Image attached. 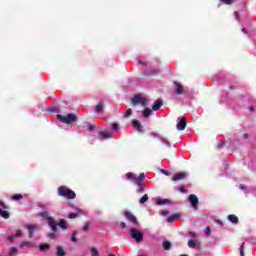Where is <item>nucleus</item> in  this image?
Here are the masks:
<instances>
[{
	"label": "nucleus",
	"mask_w": 256,
	"mask_h": 256,
	"mask_svg": "<svg viewBox=\"0 0 256 256\" xmlns=\"http://www.w3.org/2000/svg\"><path fill=\"white\" fill-rule=\"evenodd\" d=\"M180 256H189V255H187V254H182V255H180Z\"/></svg>",
	"instance_id": "obj_63"
},
{
	"label": "nucleus",
	"mask_w": 256,
	"mask_h": 256,
	"mask_svg": "<svg viewBox=\"0 0 256 256\" xmlns=\"http://www.w3.org/2000/svg\"><path fill=\"white\" fill-rule=\"evenodd\" d=\"M39 229H41L39 227V225L37 224H28L27 225V230H28V233H29V238H33V231H39Z\"/></svg>",
	"instance_id": "obj_9"
},
{
	"label": "nucleus",
	"mask_w": 256,
	"mask_h": 256,
	"mask_svg": "<svg viewBox=\"0 0 256 256\" xmlns=\"http://www.w3.org/2000/svg\"><path fill=\"white\" fill-rule=\"evenodd\" d=\"M77 216H78L77 213L72 212V213H70V214L68 215V219H76Z\"/></svg>",
	"instance_id": "obj_43"
},
{
	"label": "nucleus",
	"mask_w": 256,
	"mask_h": 256,
	"mask_svg": "<svg viewBox=\"0 0 256 256\" xmlns=\"http://www.w3.org/2000/svg\"><path fill=\"white\" fill-rule=\"evenodd\" d=\"M126 179L128 181H132V183H139V180H137V177H135V174L133 172L126 173Z\"/></svg>",
	"instance_id": "obj_16"
},
{
	"label": "nucleus",
	"mask_w": 256,
	"mask_h": 256,
	"mask_svg": "<svg viewBox=\"0 0 256 256\" xmlns=\"http://www.w3.org/2000/svg\"><path fill=\"white\" fill-rule=\"evenodd\" d=\"M249 111H255V108L254 107H250Z\"/></svg>",
	"instance_id": "obj_62"
},
{
	"label": "nucleus",
	"mask_w": 256,
	"mask_h": 256,
	"mask_svg": "<svg viewBox=\"0 0 256 256\" xmlns=\"http://www.w3.org/2000/svg\"><path fill=\"white\" fill-rule=\"evenodd\" d=\"M58 226H60L63 231H67V229H69V226L67 225V221L65 219H61L58 223Z\"/></svg>",
	"instance_id": "obj_19"
},
{
	"label": "nucleus",
	"mask_w": 256,
	"mask_h": 256,
	"mask_svg": "<svg viewBox=\"0 0 256 256\" xmlns=\"http://www.w3.org/2000/svg\"><path fill=\"white\" fill-rule=\"evenodd\" d=\"M112 131H119V124L118 123H113L112 124Z\"/></svg>",
	"instance_id": "obj_42"
},
{
	"label": "nucleus",
	"mask_w": 256,
	"mask_h": 256,
	"mask_svg": "<svg viewBox=\"0 0 256 256\" xmlns=\"http://www.w3.org/2000/svg\"><path fill=\"white\" fill-rule=\"evenodd\" d=\"M228 221H230V223H233L234 225H237V223H239V217H237L236 215L230 214L228 215Z\"/></svg>",
	"instance_id": "obj_18"
},
{
	"label": "nucleus",
	"mask_w": 256,
	"mask_h": 256,
	"mask_svg": "<svg viewBox=\"0 0 256 256\" xmlns=\"http://www.w3.org/2000/svg\"><path fill=\"white\" fill-rule=\"evenodd\" d=\"M120 227H121V229H125V227H127V224H125V222H121Z\"/></svg>",
	"instance_id": "obj_54"
},
{
	"label": "nucleus",
	"mask_w": 256,
	"mask_h": 256,
	"mask_svg": "<svg viewBox=\"0 0 256 256\" xmlns=\"http://www.w3.org/2000/svg\"><path fill=\"white\" fill-rule=\"evenodd\" d=\"M72 243H77V232H73L71 236Z\"/></svg>",
	"instance_id": "obj_38"
},
{
	"label": "nucleus",
	"mask_w": 256,
	"mask_h": 256,
	"mask_svg": "<svg viewBox=\"0 0 256 256\" xmlns=\"http://www.w3.org/2000/svg\"><path fill=\"white\" fill-rule=\"evenodd\" d=\"M153 113V110L149 109V108H145L142 112V115L144 117V119H147L148 117H151Z\"/></svg>",
	"instance_id": "obj_22"
},
{
	"label": "nucleus",
	"mask_w": 256,
	"mask_h": 256,
	"mask_svg": "<svg viewBox=\"0 0 256 256\" xmlns=\"http://www.w3.org/2000/svg\"><path fill=\"white\" fill-rule=\"evenodd\" d=\"M56 255L57 256H65V250L63 249L62 246H58L56 248Z\"/></svg>",
	"instance_id": "obj_24"
},
{
	"label": "nucleus",
	"mask_w": 256,
	"mask_h": 256,
	"mask_svg": "<svg viewBox=\"0 0 256 256\" xmlns=\"http://www.w3.org/2000/svg\"><path fill=\"white\" fill-rule=\"evenodd\" d=\"M225 147V142L221 141L218 143V149H223Z\"/></svg>",
	"instance_id": "obj_50"
},
{
	"label": "nucleus",
	"mask_w": 256,
	"mask_h": 256,
	"mask_svg": "<svg viewBox=\"0 0 256 256\" xmlns=\"http://www.w3.org/2000/svg\"><path fill=\"white\" fill-rule=\"evenodd\" d=\"M159 213L162 217H167V215H169V212H167V210H161Z\"/></svg>",
	"instance_id": "obj_46"
},
{
	"label": "nucleus",
	"mask_w": 256,
	"mask_h": 256,
	"mask_svg": "<svg viewBox=\"0 0 256 256\" xmlns=\"http://www.w3.org/2000/svg\"><path fill=\"white\" fill-rule=\"evenodd\" d=\"M160 141L166 147H171V142L169 141V139L162 136V137H160Z\"/></svg>",
	"instance_id": "obj_23"
},
{
	"label": "nucleus",
	"mask_w": 256,
	"mask_h": 256,
	"mask_svg": "<svg viewBox=\"0 0 256 256\" xmlns=\"http://www.w3.org/2000/svg\"><path fill=\"white\" fill-rule=\"evenodd\" d=\"M162 247L165 251H169V249H171V242L167 240L163 241Z\"/></svg>",
	"instance_id": "obj_25"
},
{
	"label": "nucleus",
	"mask_w": 256,
	"mask_h": 256,
	"mask_svg": "<svg viewBox=\"0 0 256 256\" xmlns=\"http://www.w3.org/2000/svg\"><path fill=\"white\" fill-rule=\"evenodd\" d=\"M138 63L139 65H142V67H147V65H149V63L145 60H139Z\"/></svg>",
	"instance_id": "obj_40"
},
{
	"label": "nucleus",
	"mask_w": 256,
	"mask_h": 256,
	"mask_svg": "<svg viewBox=\"0 0 256 256\" xmlns=\"http://www.w3.org/2000/svg\"><path fill=\"white\" fill-rule=\"evenodd\" d=\"M56 110H57V108L55 106H50V107L47 108V111L49 113H55Z\"/></svg>",
	"instance_id": "obj_41"
},
{
	"label": "nucleus",
	"mask_w": 256,
	"mask_h": 256,
	"mask_svg": "<svg viewBox=\"0 0 256 256\" xmlns=\"http://www.w3.org/2000/svg\"><path fill=\"white\" fill-rule=\"evenodd\" d=\"M234 15H235L237 21H239V12H234Z\"/></svg>",
	"instance_id": "obj_56"
},
{
	"label": "nucleus",
	"mask_w": 256,
	"mask_h": 256,
	"mask_svg": "<svg viewBox=\"0 0 256 256\" xmlns=\"http://www.w3.org/2000/svg\"><path fill=\"white\" fill-rule=\"evenodd\" d=\"M89 227H90V224L89 222H87L84 227H83V231H89Z\"/></svg>",
	"instance_id": "obj_51"
},
{
	"label": "nucleus",
	"mask_w": 256,
	"mask_h": 256,
	"mask_svg": "<svg viewBox=\"0 0 256 256\" xmlns=\"http://www.w3.org/2000/svg\"><path fill=\"white\" fill-rule=\"evenodd\" d=\"M242 33H244L245 35H247V30L245 28H242Z\"/></svg>",
	"instance_id": "obj_57"
},
{
	"label": "nucleus",
	"mask_w": 256,
	"mask_h": 256,
	"mask_svg": "<svg viewBox=\"0 0 256 256\" xmlns=\"http://www.w3.org/2000/svg\"><path fill=\"white\" fill-rule=\"evenodd\" d=\"M40 217L47 219L48 227H50L51 231L57 233V222L54 217L49 216V212H43L40 214Z\"/></svg>",
	"instance_id": "obj_2"
},
{
	"label": "nucleus",
	"mask_w": 256,
	"mask_h": 256,
	"mask_svg": "<svg viewBox=\"0 0 256 256\" xmlns=\"http://www.w3.org/2000/svg\"><path fill=\"white\" fill-rule=\"evenodd\" d=\"M183 90V85H181V83L174 82V93H176V95H183Z\"/></svg>",
	"instance_id": "obj_14"
},
{
	"label": "nucleus",
	"mask_w": 256,
	"mask_h": 256,
	"mask_svg": "<svg viewBox=\"0 0 256 256\" xmlns=\"http://www.w3.org/2000/svg\"><path fill=\"white\" fill-rule=\"evenodd\" d=\"M240 189L242 191H244V193L246 195H249V193H255L256 189L251 187V186H247V185H243V184H240Z\"/></svg>",
	"instance_id": "obj_13"
},
{
	"label": "nucleus",
	"mask_w": 256,
	"mask_h": 256,
	"mask_svg": "<svg viewBox=\"0 0 256 256\" xmlns=\"http://www.w3.org/2000/svg\"><path fill=\"white\" fill-rule=\"evenodd\" d=\"M216 223H218V225H223V222H221V220H217Z\"/></svg>",
	"instance_id": "obj_59"
},
{
	"label": "nucleus",
	"mask_w": 256,
	"mask_h": 256,
	"mask_svg": "<svg viewBox=\"0 0 256 256\" xmlns=\"http://www.w3.org/2000/svg\"><path fill=\"white\" fill-rule=\"evenodd\" d=\"M99 137L102 140L112 139L113 138V132L101 131V132H99Z\"/></svg>",
	"instance_id": "obj_12"
},
{
	"label": "nucleus",
	"mask_w": 256,
	"mask_h": 256,
	"mask_svg": "<svg viewBox=\"0 0 256 256\" xmlns=\"http://www.w3.org/2000/svg\"><path fill=\"white\" fill-rule=\"evenodd\" d=\"M91 255L92 256H99V250H97V248L92 247L91 248Z\"/></svg>",
	"instance_id": "obj_34"
},
{
	"label": "nucleus",
	"mask_w": 256,
	"mask_h": 256,
	"mask_svg": "<svg viewBox=\"0 0 256 256\" xmlns=\"http://www.w3.org/2000/svg\"><path fill=\"white\" fill-rule=\"evenodd\" d=\"M103 109H104L103 103H99V104L96 105V107H95V112H96V113H101V111H103Z\"/></svg>",
	"instance_id": "obj_29"
},
{
	"label": "nucleus",
	"mask_w": 256,
	"mask_h": 256,
	"mask_svg": "<svg viewBox=\"0 0 256 256\" xmlns=\"http://www.w3.org/2000/svg\"><path fill=\"white\" fill-rule=\"evenodd\" d=\"M21 235H23V231L17 230L15 235H14V238L21 237Z\"/></svg>",
	"instance_id": "obj_47"
},
{
	"label": "nucleus",
	"mask_w": 256,
	"mask_h": 256,
	"mask_svg": "<svg viewBox=\"0 0 256 256\" xmlns=\"http://www.w3.org/2000/svg\"><path fill=\"white\" fill-rule=\"evenodd\" d=\"M125 217H126V219H128V221H131V223L137 224V217H135V215H133V213L126 211Z\"/></svg>",
	"instance_id": "obj_17"
},
{
	"label": "nucleus",
	"mask_w": 256,
	"mask_h": 256,
	"mask_svg": "<svg viewBox=\"0 0 256 256\" xmlns=\"http://www.w3.org/2000/svg\"><path fill=\"white\" fill-rule=\"evenodd\" d=\"M188 200L191 203L193 209H197V207H199V198H197V195L191 194L188 197Z\"/></svg>",
	"instance_id": "obj_6"
},
{
	"label": "nucleus",
	"mask_w": 256,
	"mask_h": 256,
	"mask_svg": "<svg viewBox=\"0 0 256 256\" xmlns=\"http://www.w3.org/2000/svg\"><path fill=\"white\" fill-rule=\"evenodd\" d=\"M23 247H33V243L29 241H24L20 244V249H23Z\"/></svg>",
	"instance_id": "obj_26"
},
{
	"label": "nucleus",
	"mask_w": 256,
	"mask_h": 256,
	"mask_svg": "<svg viewBox=\"0 0 256 256\" xmlns=\"http://www.w3.org/2000/svg\"><path fill=\"white\" fill-rule=\"evenodd\" d=\"M221 3H224L225 5H233L235 3V0H220Z\"/></svg>",
	"instance_id": "obj_35"
},
{
	"label": "nucleus",
	"mask_w": 256,
	"mask_h": 256,
	"mask_svg": "<svg viewBox=\"0 0 256 256\" xmlns=\"http://www.w3.org/2000/svg\"><path fill=\"white\" fill-rule=\"evenodd\" d=\"M189 237H191L192 239H197V234L195 232H189L188 233Z\"/></svg>",
	"instance_id": "obj_49"
},
{
	"label": "nucleus",
	"mask_w": 256,
	"mask_h": 256,
	"mask_svg": "<svg viewBox=\"0 0 256 256\" xmlns=\"http://www.w3.org/2000/svg\"><path fill=\"white\" fill-rule=\"evenodd\" d=\"M132 127L135 131H137V133H145V130H143V125H141V122H139V120H133Z\"/></svg>",
	"instance_id": "obj_8"
},
{
	"label": "nucleus",
	"mask_w": 256,
	"mask_h": 256,
	"mask_svg": "<svg viewBox=\"0 0 256 256\" xmlns=\"http://www.w3.org/2000/svg\"><path fill=\"white\" fill-rule=\"evenodd\" d=\"M204 233L206 235H211V228H209V227L205 228Z\"/></svg>",
	"instance_id": "obj_52"
},
{
	"label": "nucleus",
	"mask_w": 256,
	"mask_h": 256,
	"mask_svg": "<svg viewBox=\"0 0 256 256\" xmlns=\"http://www.w3.org/2000/svg\"><path fill=\"white\" fill-rule=\"evenodd\" d=\"M76 211H78V213H83V211L79 208H77Z\"/></svg>",
	"instance_id": "obj_61"
},
{
	"label": "nucleus",
	"mask_w": 256,
	"mask_h": 256,
	"mask_svg": "<svg viewBox=\"0 0 256 256\" xmlns=\"http://www.w3.org/2000/svg\"><path fill=\"white\" fill-rule=\"evenodd\" d=\"M57 119L61 123H65V125H71V123H75L77 121V116L75 114H68L66 116L58 114Z\"/></svg>",
	"instance_id": "obj_3"
},
{
	"label": "nucleus",
	"mask_w": 256,
	"mask_h": 256,
	"mask_svg": "<svg viewBox=\"0 0 256 256\" xmlns=\"http://www.w3.org/2000/svg\"><path fill=\"white\" fill-rule=\"evenodd\" d=\"M58 195L59 197H65L66 199H75V197H77L75 192L66 186H60L58 188Z\"/></svg>",
	"instance_id": "obj_1"
},
{
	"label": "nucleus",
	"mask_w": 256,
	"mask_h": 256,
	"mask_svg": "<svg viewBox=\"0 0 256 256\" xmlns=\"http://www.w3.org/2000/svg\"><path fill=\"white\" fill-rule=\"evenodd\" d=\"M162 173H164V175L169 176V172H167V171H165V170H162Z\"/></svg>",
	"instance_id": "obj_58"
},
{
	"label": "nucleus",
	"mask_w": 256,
	"mask_h": 256,
	"mask_svg": "<svg viewBox=\"0 0 256 256\" xmlns=\"http://www.w3.org/2000/svg\"><path fill=\"white\" fill-rule=\"evenodd\" d=\"M131 103L132 105H142V107H145L149 103V100L142 97L141 94H136L132 97Z\"/></svg>",
	"instance_id": "obj_4"
},
{
	"label": "nucleus",
	"mask_w": 256,
	"mask_h": 256,
	"mask_svg": "<svg viewBox=\"0 0 256 256\" xmlns=\"http://www.w3.org/2000/svg\"><path fill=\"white\" fill-rule=\"evenodd\" d=\"M188 247H190V249H195V247H197V241L189 240L188 241Z\"/></svg>",
	"instance_id": "obj_28"
},
{
	"label": "nucleus",
	"mask_w": 256,
	"mask_h": 256,
	"mask_svg": "<svg viewBox=\"0 0 256 256\" xmlns=\"http://www.w3.org/2000/svg\"><path fill=\"white\" fill-rule=\"evenodd\" d=\"M50 248L49 244H40V251H47Z\"/></svg>",
	"instance_id": "obj_33"
},
{
	"label": "nucleus",
	"mask_w": 256,
	"mask_h": 256,
	"mask_svg": "<svg viewBox=\"0 0 256 256\" xmlns=\"http://www.w3.org/2000/svg\"><path fill=\"white\" fill-rule=\"evenodd\" d=\"M247 137H249V135L243 134V138H244V139H247Z\"/></svg>",
	"instance_id": "obj_60"
},
{
	"label": "nucleus",
	"mask_w": 256,
	"mask_h": 256,
	"mask_svg": "<svg viewBox=\"0 0 256 256\" xmlns=\"http://www.w3.org/2000/svg\"><path fill=\"white\" fill-rule=\"evenodd\" d=\"M143 179H145V173H140L139 177L137 178L138 183H141V181H143Z\"/></svg>",
	"instance_id": "obj_39"
},
{
	"label": "nucleus",
	"mask_w": 256,
	"mask_h": 256,
	"mask_svg": "<svg viewBox=\"0 0 256 256\" xmlns=\"http://www.w3.org/2000/svg\"><path fill=\"white\" fill-rule=\"evenodd\" d=\"M6 239H7V241H14L15 236L14 235L7 236Z\"/></svg>",
	"instance_id": "obj_53"
},
{
	"label": "nucleus",
	"mask_w": 256,
	"mask_h": 256,
	"mask_svg": "<svg viewBox=\"0 0 256 256\" xmlns=\"http://www.w3.org/2000/svg\"><path fill=\"white\" fill-rule=\"evenodd\" d=\"M156 205L162 207L163 205H173L171 199L156 198Z\"/></svg>",
	"instance_id": "obj_10"
},
{
	"label": "nucleus",
	"mask_w": 256,
	"mask_h": 256,
	"mask_svg": "<svg viewBox=\"0 0 256 256\" xmlns=\"http://www.w3.org/2000/svg\"><path fill=\"white\" fill-rule=\"evenodd\" d=\"M0 215L3 217V219H9V212L7 210H2Z\"/></svg>",
	"instance_id": "obj_32"
},
{
	"label": "nucleus",
	"mask_w": 256,
	"mask_h": 256,
	"mask_svg": "<svg viewBox=\"0 0 256 256\" xmlns=\"http://www.w3.org/2000/svg\"><path fill=\"white\" fill-rule=\"evenodd\" d=\"M179 191H180V193H185V192H186L185 187L181 186V187L179 188Z\"/></svg>",
	"instance_id": "obj_55"
},
{
	"label": "nucleus",
	"mask_w": 256,
	"mask_h": 256,
	"mask_svg": "<svg viewBox=\"0 0 256 256\" xmlns=\"http://www.w3.org/2000/svg\"><path fill=\"white\" fill-rule=\"evenodd\" d=\"M163 107V99L158 98L152 105V111H159Z\"/></svg>",
	"instance_id": "obj_11"
},
{
	"label": "nucleus",
	"mask_w": 256,
	"mask_h": 256,
	"mask_svg": "<svg viewBox=\"0 0 256 256\" xmlns=\"http://www.w3.org/2000/svg\"><path fill=\"white\" fill-rule=\"evenodd\" d=\"M97 128V126H95L94 124H90L87 129L88 131H95V129Z\"/></svg>",
	"instance_id": "obj_45"
},
{
	"label": "nucleus",
	"mask_w": 256,
	"mask_h": 256,
	"mask_svg": "<svg viewBox=\"0 0 256 256\" xmlns=\"http://www.w3.org/2000/svg\"><path fill=\"white\" fill-rule=\"evenodd\" d=\"M17 251H18L17 248L11 247L9 254H10L11 256H15V255H17Z\"/></svg>",
	"instance_id": "obj_37"
},
{
	"label": "nucleus",
	"mask_w": 256,
	"mask_h": 256,
	"mask_svg": "<svg viewBox=\"0 0 256 256\" xmlns=\"http://www.w3.org/2000/svg\"><path fill=\"white\" fill-rule=\"evenodd\" d=\"M131 115H133V110L131 109H127L125 112H124V117H131Z\"/></svg>",
	"instance_id": "obj_36"
},
{
	"label": "nucleus",
	"mask_w": 256,
	"mask_h": 256,
	"mask_svg": "<svg viewBox=\"0 0 256 256\" xmlns=\"http://www.w3.org/2000/svg\"><path fill=\"white\" fill-rule=\"evenodd\" d=\"M21 199H23V195H21V194H14L12 196V201H19Z\"/></svg>",
	"instance_id": "obj_31"
},
{
	"label": "nucleus",
	"mask_w": 256,
	"mask_h": 256,
	"mask_svg": "<svg viewBox=\"0 0 256 256\" xmlns=\"http://www.w3.org/2000/svg\"><path fill=\"white\" fill-rule=\"evenodd\" d=\"M149 201V195L144 194L142 198H140L139 203L143 205V203H147Z\"/></svg>",
	"instance_id": "obj_27"
},
{
	"label": "nucleus",
	"mask_w": 256,
	"mask_h": 256,
	"mask_svg": "<svg viewBox=\"0 0 256 256\" xmlns=\"http://www.w3.org/2000/svg\"><path fill=\"white\" fill-rule=\"evenodd\" d=\"M130 235L132 239L136 241V243H141V241H143V233L137 230V228H131Z\"/></svg>",
	"instance_id": "obj_5"
},
{
	"label": "nucleus",
	"mask_w": 256,
	"mask_h": 256,
	"mask_svg": "<svg viewBox=\"0 0 256 256\" xmlns=\"http://www.w3.org/2000/svg\"><path fill=\"white\" fill-rule=\"evenodd\" d=\"M150 137H153L154 139H159V141H161V137H163V136H161L159 133H157V132H152L151 134H150Z\"/></svg>",
	"instance_id": "obj_30"
},
{
	"label": "nucleus",
	"mask_w": 256,
	"mask_h": 256,
	"mask_svg": "<svg viewBox=\"0 0 256 256\" xmlns=\"http://www.w3.org/2000/svg\"><path fill=\"white\" fill-rule=\"evenodd\" d=\"M187 175L188 174L186 172H179L177 174H174L172 181H183V179H185Z\"/></svg>",
	"instance_id": "obj_15"
},
{
	"label": "nucleus",
	"mask_w": 256,
	"mask_h": 256,
	"mask_svg": "<svg viewBox=\"0 0 256 256\" xmlns=\"http://www.w3.org/2000/svg\"><path fill=\"white\" fill-rule=\"evenodd\" d=\"M244 245H245V243H242V245L240 246V255L241 256H245V250H244Z\"/></svg>",
	"instance_id": "obj_44"
},
{
	"label": "nucleus",
	"mask_w": 256,
	"mask_h": 256,
	"mask_svg": "<svg viewBox=\"0 0 256 256\" xmlns=\"http://www.w3.org/2000/svg\"><path fill=\"white\" fill-rule=\"evenodd\" d=\"M49 239H55V237H57V234H55L54 231H52L51 233L48 234Z\"/></svg>",
	"instance_id": "obj_48"
},
{
	"label": "nucleus",
	"mask_w": 256,
	"mask_h": 256,
	"mask_svg": "<svg viewBox=\"0 0 256 256\" xmlns=\"http://www.w3.org/2000/svg\"><path fill=\"white\" fill-rule=\"evenodd\" d=\"M180 215L179 214H172L167 218V222L168 223H173V221H177L180 219Z\"/></svg>",
	"instance_id": "obj_20"
},
{
	"label": "nucleus",
	"mask_w": 256,
	"mask_h": 256,
	"mask_svg": "<svg viewBox=\"0 0 256 256\" xmlns=\"http://www.w3.org/2000/svg\"><path fill=\"white\" fill-rule=\"evenodd\" d=\"M185 127H187V119L185 118H178V123L176 128L178 131H185Z\"/></svg>",
	"instance_id": "obj_7"
},
{
	"label": "nucleus",
	"mask_w": 256,
	"mask_h": 256,
	"mask_svg": "<svg viewBox=\"0 0 256 256\" xmlns=\"http://www.w3.org/2000/svg\"><path fill=\"white\" fill-rule=\"evenodd\" d=\"M134 185H137L136 191L138 193H145V187H143V183L135 182Z\"/></svg>",
	"instance_id": "obj_21"
}]
</instances>
